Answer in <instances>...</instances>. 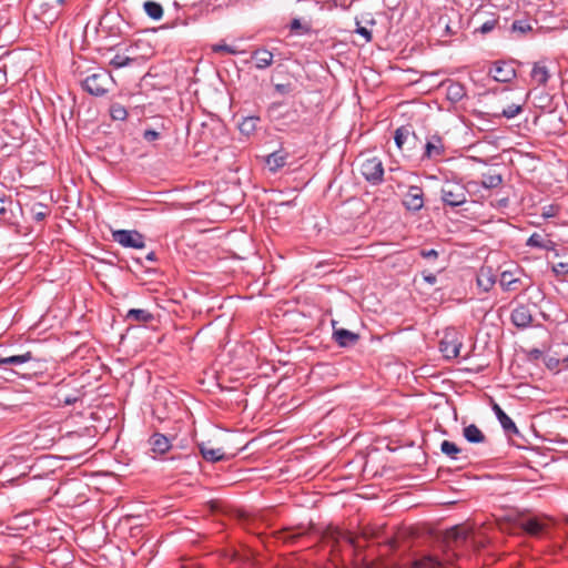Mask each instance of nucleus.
Masks as SVG:
<instances>
[{"label": "nucleus", "mask_w": 568, "mask_h": 568, "mask_svg": "<svg viewBox=\"0 0 568 568\" xmlns=\"http://www.w3.org/2000/svg\"><path fill=\"white\" fill-rule=\"evenodd\" d=\"M160 138V133L153 129H146L143 132V139L148 142H153Z\"/></svg>", "instance_id": "obj_48"}, {"label": "nucleus", "mask_w": 568, "mask_h": 568, "mask_svg": "<svg viewBox=\"0 0 568 568\" xmlns=\"http://www.w3.org/2000/svg\"><path fill=\"white\" fill-rule=\"evenodd\" d=\"M211 50L213 53L221 54V55H227V54L236 55V54H242L245 52L244 50H240L235 45L227 44L224 42L219 43V44H212Z\"/></svg>", "instance_id": "obj_31"}, {"label": "nucleus", "mask_w": 568, "mask_h": 568, "mask_svg": "<svg viewBox=\"0 0 568 568\" xmlns=\"http://www.w3.org/2000/svg\"><path fill=\"white\" fill-rule=\"evenodd\" d=\"M526 246L541 248L546 251H554L556 247V243L548 239L547 235L545 236L542 234L535 232L526 241Z\"/></svg>", "instance_id": "obj_22"}, {"label": "nucleus", "mask_w": 568, "mask_h": 568, "mask_svg": "<svg viewBox=\"0 0 568 568\" xmlns=\"http://www.w3.org/2000/svg\"><path fill=\"white\" fill-rule=\"evenodd\" d=\"M422 276H423L424 281L426 283H428L429 285H434L437 282L436 275L434 273H432V272L426 271V270H424L422 272Z\"/></svg>", "instance_id": "obj_51"}, {"label": "nucleus", "mask_w": 568, "mask_h": 568, "mask_svg": "<svg viewBox=\"0 0 568 568\" xmlns=\"http://www.w3.org/2000/svg\"><path fill=\"white\" fill-rule=\"evenodd\" d=\"M419 255L423 258H425V260H427V261L433 263V262H435L438 258L439 253H438V251H436L434 248H430V250L423 248V250L419 251Z\"/></svg>", "instance_id": "obj_46"}, {"label": "nucleus", "mask_w": 568, "mask_h": 568, "mask_svg": "<svg viewBox=\"0 0 568 568\" xmlns=\"http://www.w3.org/2000/svg\"><path fill=\"white\" fill-rule=\"evenodd\" d=\"M153 53H154L153 48L146 45L144 48L143 52H133L132 54L116 53L112 58L110 63L115 68H122V67L129 65L131 62L149 59L153 55Z\"/></svg>", "instance_id": "obj_12"}, {"label": "nucleus", "mask_w": 568, "mask_h": 568, "mask_svg": "<svg viewBox=\"0 0 568 568\" xmlns=\"http://www.w3.org/2000/svg\"><path fill=\"white\" fill-rule=\"evenodd\" d=\"M10 24L8 11H0V33L2 32V28L9 27Z\"/></svg>", "instance_id": "obj_52"}, {"label": "nucleus", "mask_w": 568, "mask_h": 568, "mask_svg": "<svg viewBox=\"0 0 568 568\" xmlns=\"http://www.w3.org/2000/svg\"><path fill=\"white\" fill-rule=\"evenodd\" d=\"M225 556L229 557L230 561H239L241 559L240 554L235 550L227 552Z\"/></svg>", "instance_id": "obj_54"}, {"label": "nucleus", "mask_w": 568, "mask_h": 568, "mask_svg": "<svg viewBox=\"0 0 568 568\" xmlns=\"http://www.w3.org/2000/svg\"><path fill=\"white\" fill-rule=\"evenodd\" d=\"M528 356L530 359H539L542 356V352L538 348H532L529 351Z\"/></svg>", "instance_id": "obj_53"}, {"label": "nucleus", "mask_w": 568, "mask_h": 568, "mask_svg": "<svg viewBox=\"0 0 568 568\" xmlns=\"http://www.w3.org/2000/svg\"><path fill=\"white\" fill-rule=\"evenodd\" d=\"M275 91L280 94H288L292 91L291 83H277L274 85Z\"/></svg>", "instance_id": "obj_50"}, {"label": "nucleus", "mask_w": 568, "mask_h": 568, "mask_svg": "<svg viewBox=\"0 0 568 568\" xmlns=\"http://www.w3.org/2000/svg\"><path fill=\"white\" fill-rule=\"evenodd\" d=\"M525 532L532 537H539L549 528V520L540 517H529L521 523Z\"/></svg>", "instance_id": "obj_15"}, {"label": "nucleus", "mask_w": 568, "mask_h": 568, "mask_svg": "<svg viewBox=\"0 0 568 568\" xmlns=\"http://www.w3.org/2000/svg\"><path fill=\"white\" fill-rule=\"evenodd\" d=\"M12 204V199L9 195H3L0 197V219L3 217L8 211L9 206Z\"/></svg>", "instance_id": "obj_45"}, {"label": "nucleus", "mask_w": 568, "mask_h": 568, "mask_svg": "<svg viewBox=\"0 0 568 568\" xmlns=\"http://www.w3.org/2000/svg\"><path fill=\"white\" fill-rule=\"evenodd\" d=\"M291 31H302L303 33L313 32L312 26L310 22H302L300 19L295 18L290 23Z\"/></svg>", "instance_id": "obj_40"}, {"label": "nucleus", "mask_w": 568, "mask_h": 568, "mask_svg": "<svg viewBox=\"0 0 568 568\" xmlns=\"http://www.w3.org/2000/svg\"><path fill=\"white\" fill-rule=\"evenodd\" d=\"M467 189L464 184L447 181L440 189L442 201L452 207L459 206L467 201Z\"/></svg>", "instance_id": "obj_4"}, {"label": "nucleus", "mask_w": 568, "mask_h": 568, "mask_svg": "<svg viewBox=\"0 0 568 568\" xmlns=\"http://www.w3.org/2000/svg\"><path fill=\"white\" fill-rule=\"evenodd\" d=\"M361 173L371 184H381L384 181V165L382 160L377 156L365 159L361 164Z\"/></svg>", "instance_id": "obj_6"}, {"label": "nucleus", "mask_w": 568, "mask_h": 568, "mask_svg": "<svg viewBox=\"0 0 568 568\" xmlns=\"http://www.w3.org/2000/svg\"><path fill=\"white\" fill-rule=\"evenodd\" d=\"M545 364L551 371H559L561 361L556 357H548Z\"/></svg>", "instance_id": "obj_49"}, {"label": "nucleus", "mask_w": 568, "mask_h": 568, "mask_svg": "<svg viewBox=\"0 0 568 568\" xmlns=\"http://www.w3.org/2000/svg\"><path fill=\"white\" fill-rule=\"evenodd\" d=\"M151 47L145 38H139L134 43L130 44L126 51L132 54L133 52H143L145 47Z\"/></svg>", "instance_id": "obj_41"}, {"label": "nucleus", "mask_w": 568, "mask_h": 568, "mask_svg": "<svg viewBox=\"0 0 568 568\" xmlns=\"http://www.w3.org/2000/svg\"><path fill=\"white\" fill-rule=\"evenodd\" d=\"M113 240L123 247L143 248L144 236L135 230H118L112 233Z\"/></svg>", "instance_id": "obj_8"}, {"label": "nucleus", "mask_w": 568, "mask_h": 568, "mask_svg": "<svg viewBox=\"0 0 568 568\" xmlns=\"http://www.w3.org/2000/svg\"><path fill=\"white\" fill-rule=\"evenodd\" d=\"M113 84L114 80L106 70L92 73L82 81L83 90L94 97H103L110 91Z\"/></svg>", "instance_id": "obj_3"}, {"label": "nucleus", "mask_w": 568, "mask_h": 568, "mask_svg": "<svg viewBox=\"0 0 568 568\" xmlns=\"http://www.w3.org/2000/svg\"><path fill=\"white\" fill-rule=\"evenodd\" d=\"M561 364L568 368V356L561 359Z\"/></svg>", "instance_id": "obj_57"}, {"label": "nucleus", "mask_w": 568, "mask_h": 568, "mask_svg": "<svg viewBox=\"0 0 568 568\" xmlns=\"http://www.w3.org/2000/svg\"><path fill=\"white\" fill-rule=\"evenodd\" d=\"M143 8L146 14L154 20H159L163 16V8L159 2L145 1Z\"/></svg>", "instance_id": "obj_34"}, {"label": "nucleus", "mask_w": 568, "mask_h": 568, "mask_svg": "<svg viewBox=\"0 0 568 568\" xmlns=\"http://www.w3.org/2000/svg\"><path fill=\"white\" fill-rule=\"evenodd\" d=\"M463 435L467 442L473 444L484 443L486 439L484 433L475 424L464 427Z\"/></svg>", "instance_id": "obj_27"}, {"label": "nucleus", "mask_w": 568, "mask_h": 568, "mask_svg": "<svg viewBox=\"0 0 568 568\" xmlns=\"http://www.w3.org/2000/svg\"><path fill=\"white\" fill-rule=\"evenodd\" d=\"M410 568H444V565L436 557L426 555L412 562Z\"/></svg>", "instance_id": "obj_28"}, {"label": "nucleus", "mask_w": 568, "mask_h": 568, "mask_svg": "<svg viewBox=\"0 0 568 568\" xmlns=\"http://www.w3.org/2000/svg\"><path fill=\"white\" fill-rule=\"evenodd\" d=\"M503 20L504 16H501L499 12L491 11L486 7H480L471 16L469 26L473 28L474 33H504Z\"/></svg>", "instance_id": "obj_2"}, {"label": "nucleus", "mask_w": 568, "mask_h": 568, "mask_svg": "<svg viewBox=\"0 0 568 568\" xmlns=\"http://www.w3.org/2000/svg\"><path fill=\"white\" fill-rule=\"evenodd\" d=\"M511 323L518 328H526L532 323V313L528 305L520 304L510 315Z\"/></svg>", "instance_id": "obj_16"}, {"label": "nucleus", "mask_w": 568, "mask_h": 568, "mask_svg": "<svg viewBox=\"0 0 568 568\" xmlns=\"http://www.w3.org/2000/svg\"><path fill=\"white\" fill-rule=\"evenodd\" d=\"M100 31L104 32L105 36H124L128 31L123 30L122 27H128L120 16L105 14L101 18Z\"/></svg>", "instance_id": "obj_9"}, {"label": "nucleus", "mask_w": 568, "mask_h": 568, "mask_svg": "<svg viewBox=\"0 0 568 568\" xmlns=\"http://www.w3.org/2000/svg\"><path fill=\"white\" fill-rule=\"evenodd\" d=\"M125 318L138 323H149L153 320V314L146 310L131 308L128 311Z\"/></svg>", "instance_id": "obj_29"}, {"label": "nucleus", "mask_w": 568, "mask_h": 568, "mask_svg": "<svg viewBox=\"0 0 568 568\" xmlns=\"http://www.w3.org/2000/svg\"><path fill=\"white\" fill-rule=\"evenodd\" d=\"M507 203H508V200H507V199H503V200H500V205L506 206V205H507Z\"/></svg>", "instance_id": "obj_58"}, {"label": "nucleus", "mask_w": 568, "mask_h": 568, "mask_svg": "<svg viewBox=\"0 0 568 568\" xmlns=\"http://www.w3.org/2000/svg\"><path fill=\"white\" fill-rule=\"evenodd\" d=\"M288 156V152L283 149L274 151L265 158V165L275 173L286 165Z\"/></svg>", "instance_id": "obj_19"}, {"label": "nucleus", "mask_w": 568, "mask_h": 568, "mask_svg": "<svg viewBox=\"0 0 568 568\" xmlns=\"http://www.w3.org/2000/svg\"><path fill=\"white\" fill-rule=\"evenodd\" d=\"M333 338L341 347L355 345L359 341V335L345 328H335Z\"/></svg>", "instance_id": "obj_21"}, {"label": "nucleus", "mask_w": 568, "mask_h": 568, "mask_svg": "<svg viewBox=\"0 0 568 568\" xmlns=\"http://www.w3.org/2000/svg\"><path fill=\"white\" fill-rule=\"evenodd\" d=\"M531 82L536 85H546L550 78V69L546 59L539 60L534 63L530 71Z\"/></svg>", "instance_id": "obj_17"}, {"label": "nucleus", "mask_w": 568, "mask_h": 568, "mask_svg": "<svg viewBox=\"0 0 568 568\" xmlns=\"http://www.w3.org/2000/svg\"><path fill=\"white\" fill-rule=\"evenodd\" d=\"M552 272L558 276L559 275H561V276L568 275V262H559L557 264H554Z\"/></svg>", "instance_id": "obj_47"}, {"label": "nucleus", "mask_w": 568, "mask_h": 568, "mask_svg": "<svg viewBox=\"0 0 568 568\" xmlns=\"http://www.w3.org/2000/svg\"><path fill=\"white\" fill-rule=\"evenodd\" d=\"M68 384L60 383L55 386V390L51 396L54 406L63 407L69 406L77 403L80 399V393L78 389H72V392H68Z\"/></svg>", "instance_id": "obj_10"}, {"label": "nucleus", "mask_w": 568, "mask_h": 568, "mask_svg": "<svg viewBox=\"0 0 568 568\" xmlns=\"http://www.w3.org/2000/svg\"><path fill=\"white\" fill-rule=\"evenodd\" d=\"M284 542L294 544L305 535V529L302 527L287 528L282 532Z\"/></svg>", "instance_id": "obj_33"}, {"label": "nucleus", "mask_w": 568, "mask_h": 568, "mask_svg": "<svg viewBox=\"0 0 568 568\" xmlns=\"http://www.w3.org/2000/svg\"><path fill=\"white\" fill-rule=\"evenodd\" d=\"M422 148L424 149L422 159L437 161L445 154L444 140L438 134L430 135Z\"/></svg>", "instance_id": "obj_11"}, {"label": "nucleus", "mask_w": 568, "mask_h": 568, "mask_svg": "<svg viewBox=\"0 0 568 568\" xmlns=\"http://www.w3.org/2000/svg\"><path fill=\"white\" fill-rule=\"evenodd\" d=\"M462 342L455 333H446L439 343V349L447 359L456 358L459 355Z\"/></svg>", "instance_id": "obj_13"}, {"label": "nucleus", "mask_w": 568, "mask_h": 568, "mask_svg": "<svg viewBox=\"0 0 568 568\" xmlns=\"http://www.w3.org/2000/svg\"><path fill=\"white\" fill-rule=\"evenodd\" d=\"M501 182H503V178L500 174L487 173V174H483L480 184L485 189H495V187L499 186L501 184Z\"/></svg>", "instance_id": "obj_35"}, {"label": "nucleus", "mask_w": 568, "mask_h": 568, "mask_svg": "<svg viewBox=\"0 0 568 568\" xmlns=\"http://www.w3.org/2000/svg\"><path fill=\"white\" fill-rule=\"evenodd\" d=\"M394 140L396 146L400 151L407 152L409 155H412L416 150L422 149V141L418 139L410 125H402L396 129Z\"/></svg>", "instance_id": "obj_5"}, {"label": "nucleus", "mask_w": 568, "mask_h": 568, "mask_svg": "<svg viewBox=\"0 0 568 568\" xmlns=\"http://www.w3.org/2000/svg\"><path fill=\"white\" fill-rule=\"evenodd\" d=\"M252 59L255 61L257 69H266L273 63V53L266 49H256L252 53Z\"/></svg>", "instance_id": "obj_24"}, {"label": "nucleus", "mask_w": 568, "mask_h": 568, "mask_svg": "<svg viewBox=\"0 0 568 568\" xmlns=\"http://www.w3.org/2000/svg\"><path fill=\"white\" fill-rule=\"evenodd\" d=\"M258 121V116H247L239 124V129L242 133L250 135L255 131Z\"/></svg>", "instance_id": "obj_37"}, {"label": "nucleus", "mask_w": 568, "mask_h": 568, "mask_svg": "<svg viewBox=\"0 0 568 568\" xmlns=\"http://www.w3.org/2000/svg\"><path fill=\"white\" fill-rule=\"evenodd\" d=\"M3 77H4V74L0 71V78H3Z\"/></svg>", "instance_id": "obj_59"}, {"label": "nucleus", "mask_w": 568, "mask_h": 568, "mask_svg": "<svg viewBox=\"0 0 568 568\" xmlns=\"http://www.w3.org/2000/svg\"><path fill=\"white\" fill-rule=\"evenodd\" d=\"M403 204L409 211L417 212L424 206V192L420 186H409L404 196Z\"/></svg>", "instance_id": "obj_14"}, {"label": "nucleus", "mask_w": 568, "mask_h": 568, "mask_svg": "<svg viewBox=\"0 0 568 568\" xmlns=\"http://www.w3.org/2000/svg\"><path fill=\"white\" fill-rule=\"evenodd\" d=\"M495 414L507 434H518V429L513 419L498 406H494Z\"/></svg>", "instance_id": "obj_26"}, {"label": "nucleus", "mask_w": 568, "mask_h": 568, "mask_svg": "<svg viewBox=\"0 0 568 568\" xmlns=\"http://www.w3.org/2000/svg\"><path fill=\"white\" fill-rule=\"evenodd\" d=\"M503 29L510 33L542 32L556 30L557 26H539L538 18L524 11H515L510 17L504 14Z\"/></svg>", "instance_id": "obj_1"}, {"label": "nucleus", "mask_w": 568, "mask_h": 568, "mask_svg": "<svg viewBox=\"0 0 568 568\" xmlns=\"http://www.w3.org/2000/svg\"><path fill=\"white\" fill-rule=\"evenodd\" d=\"M146 260L149 261H155V253L154 252H150L148 255H146Z\"/></svg>", "instance_id": "obj_56"}, {"label": "nucleus", "mask_w": 568, "mask_h": 568, "mask_svg": "<svg viewBox=\"0 0 568 568\" xmlns=\"http://www.w3.org/2000/svg\"><path fill=\"white\" fill-rule=\"evenodd\" d=\"M148 443L154 455H164L172 447L171 440L161 433L151 435Z\"/></svg>", "instance_id": "obj_18"}, {"label": "nucleus", "mask_w": 568, "mask_h": 568, "mask_svg": "<svg viewBox=\"0 0 568 568\" xmlns=\"http://www.w3.org/2000/svg\"><path fill=\"white\" fill-rule=\"evenodd\" d=\"M437 24L439 28H442L445 32L449 33L450 36H454L456 33V31L452 29L450 20L447 16H440L438 18Z\"/></svg>", "instance_id": "obj_44"}, {"label": "nucleus", "mask_w": 568, "mask_h": 568, "mask_svg": "<svg viewBox=\"0 0 568 568\" xmlns=\"http://www.w3.org/2000/svg\"><path fill=\"white\" fill-rule=\"evenodd\" d=\"M521 111H523V108L520 104L513 103V104L508 105L507 108L503 109L500 115H503L507 119H513L516 115H518Z\"/></svg>", "instance_id": "obj_42"}, {"label": "nucleus", "mask_w": 568, "mask_h": 568, "mask_svg": "<svg viewBox=\"0 0 568 568\" xmlns=\"http://www.w3.org/2000/svg\"><path fill=\"white\" fill-rule=\"evenodd\" d=\"M200 452L206 462L216 463L227 459V456L222 448H211L202 444L200 446Z\"/></svg>", "instance_id": "obj_25"}, {"label": "nucleus", "mask_w": 568, "mask_h": 568, "mask_svg": "<svg viewBox=\"0 0 568 568\" xmlns=\"http://www.w3.org/2000/svg\"><path fill=\"white\" fill-rule=\"evenodd\" d=\"M356 32L359 36H372V31H369L367 28L361 27V26L357 27Z\"/></svg>", "instance_id": "obj_55"}, {"label": "nucleus", "mask_w": 568, "mask_h": 568, "mask_svg": "<svg viewBox=\"0 0 568 568\" xmlns=\"http://www.w3.org/2000/svg\"><path fill=\"white\" fill-rule=\"evenodd\" d=\"M499 285L504 291H518L521 285L520 277L516 276L511 271H504L500 274Z\"/></svg>", "instance_id": "obj_23"}, {"label": "nucleus", "mask_w": 568, "mask_h": 568, "mask_svg": "<svg viewBox=\"0 0 568 568\" xmlns=\"http://www.w3.org/2000/svg\"><path fill=\"white\" fill-rule=\"evenodd\" d=\"M32 359H33V355L31 352H27L21 355H13V356H9V357H0V367L3 365H8V364L20 365V364L30 362Z\"/></svg>", "instance_id": "obj_32"}, {"label": "nucleus", "mask_w": 568, "mask_h": 568, "mask_svg": "<svg viewBox=\"0 0 568 568\" xmlns=\"http://www.w3.org/2000/svg\"><path fill=\"white\" fill-rule=\"evenodd\" d=\"M488 74L497 82L507 83L516 77V69L513 61L499 60L491 64Z\"/></svg>", "instance_id": "obj_7"}, {"label": "nucleus", "mask_w": 568, "mask_h": 568, "mask_svg": "<svg viewBox=\"0 0 568 568\" xmlns=\"http://www.w3.org/2000/svg\"><path fill=\"white\" fill-rule=\"evenodd\" d=\"M110 116L114 121H124L128 118L126 109L120 103H112L110 105Z\"/></svg>", "instance_id": "obj_38"}, {"label": "nucleus", "mask_w": 568, "mask_h": 568, "mask_svg": "<svg viewBox=\"0 0 568 568\" xmlns=\"http://www.w3.org/2000/svg\"><path fill=\"white\" fill-rule=\"evenodd\" d=\"M466 95V90L459 82H452L447 88V98L453 102L462 101Z\"/></svg>", "instance_id": "obj_30"}, {"label": "nucleus", "mask_w": 568, "mask_h": 568, "mask_svg": "<svg viewBox=\"0 0 568 568\" xmlns=\"http://www.w3.org/2000/svg\"><path fill=\"white\" fill-rule=\"evenodd\" d=\"M32 215L33 220L37 222L43 221L49 215V209L47 205H43L42 203H36L32 206Z\"/></svg>", "instance_id": "obj_39"}, {"label": "nucleus", "mask_w": 568, "mask_h": 568, "mask_svg": "<svg viewBox=\"0 0 568 568\" xmlns=\"http://www.w3.org/2000/svg\"><path fill=\"white\" fill-rule=\"evenodd\" d=\"M440 450L452 459H459L458 454L462 453V449L455 443L449 440H444L442 443Z\"/></svg>", "instance_id": "obj_36"}, {"label": "nucleus", "mask_w": 568, "mask_h": 568, "mask_svg": "<svg viewBox=\"0 0 568 568\" xmlns=\"http://www.w3.org/2000/svg\"><path fill=\"white\" fill-rule=\"evenodd\" d=\"M496 283V275L491 266H481L477 274V285L484 292H489Z\"/></svg>", "instance_id": "obj_20"}, {"label": "nucleus", "mask_w": 568, "mask_h": 568, "mask_svg": "<svg viewBox=\"0 0 568 568\" xmlns=\"http://www.w3.org/2000/svg\"><path fill=\"white\" fill-rule=\"evenodd\" d=\"M560 206L558 204H549L542 207L541 216L544 219L555 217L559 214Z\"/></svg>", "instance_id": "obj_43"}]
</instances>
